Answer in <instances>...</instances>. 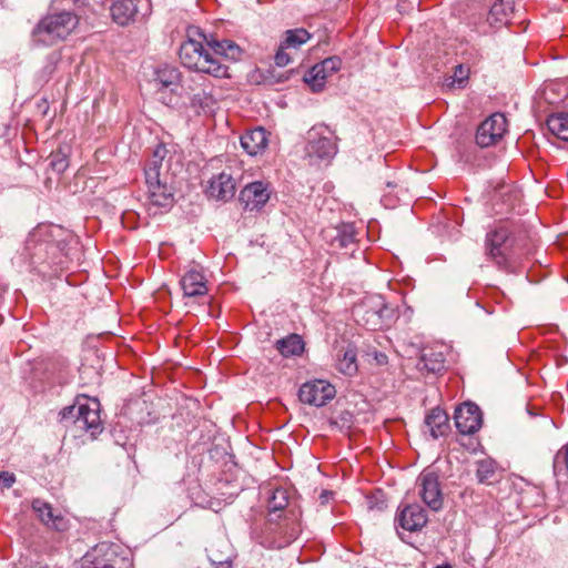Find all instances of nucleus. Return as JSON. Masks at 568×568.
<instances>
[{"label": "nucleus", "instance_id": "32", "mask_svg": "<svg viewBox=\"0 0 568 568\" xmlns=\"http://www.w3.org/2000/svg\"><path fill=\"white\" fill-rule=\"evenodd\" d=\"M275 346L276 349L285 357L298 356L304 351V342L297 334H291L285 338L278 339Z\"/></svg>", "mask_w": 568, "mask_h": 568}, {"label": "nucleus", "instance_id": "4", "mask_svg": "<svg viewBox=\"0 0 568 568\" xmlns=\"http://www.w3.org/2000/svg\"><path fill=\"white\" fill-rule=\"evenodd\" d=\"M270 517L263 531L261 545L266 548L281 549L294 541L300 532V525L293 518L285 516L281 521Z\"/></svg>", "mask_w": 568, "mask_h": 568}, {"label": "nucleus", "instance_id": "8", "mask_svg": "<svg viewBox=\"0 0 568 568\" xmlns=\"http://www.w3.org/2000/svg\"><path fill=\"white\" fill-rule=\"evenodd\" d=\"M186 98L190 100V105L197 113L203 111L204 113L213 111L216 103L209 85L205 84V79L202 77H194L183 81L182 84V99Z\"/></svg>", "mask_w": 568, "mask_h": 568}, {"label": "nucleus", "instance_id": "16", "mask_svg": "<svg viewBox=\"0 0 568 568\" xmlns=\"http://www.w3.org/2000/svg\"><path fill=\"white\" fill-rule=\"evenodd\" d=\"M31 508L40 523L48 529L64 532L69 529L70 523L60 511L53 509L52 505L41 498L31 501Z\"/></svg>", "mask_w": 568, "mask_h": 568}, {"label": "nucleus", "instance_id": "24", "mask_svg": "<svg viewBox=\"0 0 568 568\" xmlns=\"http://www.w3.org/2000/svg\"><path fill=\"white\" fill-rule=\"evenodd\" d=\"M443 345L424 347L420 352L417 369L425 374H439L445 369V354Z\"/></svg>", "mask_w": 568, "mask_h": 568}, {"label": "nucleus", "instance_id": "3", "mask_svg": "<svg viewBox=\"0 0 568 568\" xmlns=\"http://www.w3.org/2000/svg\"><path fill=\"white\" fill-rule=\"evenodd\" d=\"M78 23V14L68 10L49 14L34 28L32 32V41L38 45H53L70 36Z\"/></svg>", "mask_w": 568, "mask_h": 568}, {"label": "nucleus", "instance_id": "20", "mask_svg": "<svg viewBox=\"0 0 568 568\" xmlns=\"http://www.w3.org/2000/svg\"><path fill=\"white\" fill-rule=\"evenodd\" d=\"M270 184L255 181L245 185L240 192V202L247 211L261 210L270 200Z\"/></svg>", "mask_w": 568, "mask_h": 568}, {"label": "nucleus", "instance_id": "21", "mask_svg": "<svg viewBox=\"0 0 568 568\" xmlns=\"http://www.w3.org/2000/svg\"><path fill=\"white\" fill-rule=\"evenodd\" d=\"M148 185L149 210L163 209L169 210L174 203V194L172 187L168 184L166 179L145 180Z\"/></svg>", "mask_w": 568, "mask_h": 568}, {"label": "nucleus", "instance_id": "5", "mask_svg": "<svg viewBox=\"0 0 568 568\" xmlns=\"http://www.w3.org/2000/svg\"><path fill=\"white\" fill-rule=\"evenodd\" d=\"M306 155L310 159L328 160L337 153L336 136L325 124H316L307 133Z\"/></svg>", "mask_w": 568, "mask_h": 568}, {"label": "nucleus", "instance_id": "12", "mask_svg": "<svg viewBox=\"0 0 568 568\" xmlns=\"http://www.w3.org/2000/svg\"><path fill=\"white\" fill-rule=\"evenodd\" d=\"M110 11L113 21L121 27H125L135 22L140 16L148 14L150 7L146 0H115Z\"/></svg>", "mask_w": 568, "mask_h": 568}, {"label": "nucleus", "instance_id": "28", "mask_svg": "<svg viewBox=\"0 0 568 568\" xmlns=\"http://www.w3.org/2000/svg\"><path fill=\"white\" fill-rule=\"evenodd\" d=\"M514 11V0H494L487 16V22L493 28L507 26Z\"/></svg>", "mask_w": 568, "mask_h": 568}, {"label": "nucleus", "instance_id": "26", "mask_svg": "<svg viewBox=\"0 0 568 568\" xmlns=\"http://www.w3.org/2000/svg\"><path fill=\"white\" fill-rule=\"evenodd\" d=\"M241 146L251 156L262 154L268 144V133L262 128L257 126L245 131L241 135Z\"/></svg>", "mask_w": 568, "mask_h": 568}, {"label": "nucleus", "instance_id": "40", "mask_svg": "<svg viewBox=\"0 0 568 568\" xmlns=\"http://www.w3.org/2000/svg\"><path fill=\"white\" fill-rule=\"evenodd\" d=\"M560 460L565 463L568 470V444L565 445L556 455V463H559Z\"/></svg>", "mask_w": 568, "mask_h": 568}, {"label": "nucleus", "instance_id": "1", "mask_svg": "<svg viewBox=\"0 0 568 568\" xmlns=\"http://www.w3.org/2000/svg\"><path fill=\"white\" fill-rule=\"evenodd\" d=\"M241 48L231 40H211L199 30L189 31V39L179 51L181 63L196 72L206 73L214 78H229V67L221 58L236 61L241 58Z\"/></svg>", "mask_w": 568, "mask_h": 568}, {"label": "nucleus", "instance_id": "18", "mask_svg": "<svg viewBox=\"0 0 568 568\" xmlns=\"http://www.w3.org/2000/svg\"><path fill=\"white\" fill-rule=\"evenodd\" d=\"M455 426L462 435H471L479 430L483 418L476 404L464 403L458 406L454 415Z\"/></svg>", "mask_w": 568, "mask_h": 568}, {"label": "nucleus", "instance_id": "17", "mask_svg": "<svg viewBox=\"0 0 568 568\" xmlns=\"http://www.w3.org/2000/svg\"><path fill=\"white\" fill-rule=\"evenodd\" d=\"M342 61L337 57H329L312 67L304 75L305 82L313 92H320L324 89L328 77L341 69Z\"/></svg>", "mask_w": 568, "mask_h": 568}, {"label": "nucleus", "instance_id": "36", "mask_svg": "<svg viewBox=\"0 0 568 568\" xmlns=\"http://www.w3.org/2000/svg\"><path fill=\"white\" fill-rule=\"evenodd\" d=\"M497 466L491 459L477 462L476 477L480 484L490 485L495 481Z\"/></svg>", "mask_w": 568, "mask_h": 568}, {"label": "nucleus", "instance_id": "33", "mask_svg": "<svg viewBox=\"0 0 568 568\" xmlns=\"http://www.w3.org/2000/svg\"><path fill=\"white\" fill-rule=\"evenodd\" d=\"M547 126L555 136L568 141V112H558L549 115Z\"/></svg>", "mask_w": 568, "mask_h": 568}, {"label": "nucleus", "instance_id": "6", "mask_svg": "<svg viewBox=\"0 0 568 568\" xmlns=\"http://www.w3.org/2000/svg\"><path fill=\"white\" fill-rule=\"evenodd\" d=\"M120 546L101 542L87 554L81 568H129V559L120 554Z\"/></svg>", "mask_w": 568, "mask_h": 568}, {"label": "nucleus", "instance_id": "42", "mask_svg": "<svg viewBox=\"0 0 568 568\" xmlns=\"http://www.w3.org/2000/svg\"><path fill=\"white\" fill-rule=\"evenodd\" d=\"M374 358H375V361H376V363L378 365L387 364V356H386V354H384L382 352H375L374 353Z\"/></svg>", "mask_w": 568, "mask_h": 568}, {"label": "nucleus", "instance_id": "15", "mask_svg": "<svg viewBox=\"0 0 568 568\" xmlns=\"http://www.w3.org/2000/svg\"><path fill=\"white\" fill-rule=\"evenodd\" d=\"M509 232L507 229L499 227L489 232L486 236V254L500 270H508V247L507 241Z\"/></svg>", "mask_w": 568, "mask_h": 568}, {"label": "nucleus", "instance_id": "11", "mask_svg": "<svg viewBox=\"0 0 568 568\" xmlns=\"http://www.w3.org/2000/svg\"><path fill=\"white\" fill-rule=\"evenodd\" d=\"M312 34L304 28L286 30L283 33L274 61L278 67H286L292 62V53L308 42Z\"/></svg>", "mask_w": 568, "mask_h": 568}, {"label": "nucleus", "instance_id": "37", "mask_svg": "<svg viewBox=\"0 0 568 568\" xmlns=\"http://www.w3.org/2000/svg\"><path fill=\"white\" fill-rule=\"evenodd\" d=\"M469 77V69L463 64H458L455 67V71L453 75H449L445 79L444 85L454 89H462L465 87Z\"/></svg>", "mask_w": 568, "mask_h": 568}, {"label": "nucleus", "instance_id": "9", "mask_svg": "<svg viewBox=\"0 0 568 568\" xmlns=\"http://www.w3.org/2000/svg\"><path fill=\"white\" fill-rule=\"evenodd\" d=\"M418 495L424 504L433 511L443 508L444 496L439 483V476L433 469H424L416 480Z\"/></svg>", "mask_w": 568, "mask_h": 568}, {"label": "nucleus", "instance_id": "23", "mask_svg": "<svg viewBox=\"0 0 568 568\" xmlns=\"http://www.w3.org/2000/svg\"><path fill=\"white\" fill-rule=\"evenodd\" d=\"M185 297L205 296L209 292L207 280L199 265L191 266L180 281Z\"/></svg>", "mask_w": 568, "mask_h": 568}, {"label": "nucleus", "instance_id": "22", "mask_svg": "<svg viewBox=\"0 0 568 568\" xmlns=\"http://www.w3.org/2000/svg\"><path fill=\"white\" fill-rule=\"evenodd\" d=\"M236 192V179L231 172L222 171L212 176L206 189V194L219 201H230Z\"/></svg>", "mask_w": 568, "mask_h": 568}, {"label": "nucleus", "instance_id": "10", "mask_svg": "<svg viewBox=\"0 0 568 568\" xmlns=\"http://www.w3.org/2000/svg\"><path fill=\"white\" fill-rule=\"evenodd\" d=\"M355 313L367 329L376 331L383 327L385 318L389 317L392 310L381 296H376L367 298L356 307Z\"/></svg>", "mask_w": 568, "mask_h": 568}, {"label": "nucleus", "instance_id": "31", "mask_svg": "<svg viewBox=\"0 0 568 568\" xmlns=\"http://www.w3.org/2000/svg\"><path fill=\"white\" fill-rule=\"evenodd\" d=\"M166 153L168 150L163 144L156 145L144 169L145 180L161 179L160 170Z\"/></svg>", "mask_w": 568, "mask_h": 568}, {"label": "nucleus", "instance_id": "35", "mask_svg": "<svg viewBox=\"0 0 568 568\" xmlns=\"http://www.w3.org/2000/svg\"><path fill=\"white\" fill-rule=\"evenodd\" d=\"M54 231H61L60 227L52 225H39L33 232L30 234L28 243H45V248L54 250L55 245L51 242L49 237L53 235Z\"/></svg>", "mask_w": 568, "mask_h": 568}, {"label": "nucleus", "instance_id": "34", "mask_svg": "<svg viewBox=\"0 0 568 568\" xmlns=\"http://www.w3.org/2000/svg\"><path fill=\"white\" fill-rule=\"evenodd\" d=\"M288 504V494L284 488H276L273 490L272 496L268 499L267 508L270 517L282 518L281 514L276 515L277 511H284Z\"/></svg>", "mask_w": 568, "mask_h": 568}, {"label": "nucleus", "instance_id": "27", "mask_svg": "<svg viewBox=\"0 0 568 568\" xmlns=\"http://www.w3.org/2000/svg\"><path fill=\"white\" fill-rule=\"evenodd\" d=\"M397 520L405 530L417 531L427 524L428 518L422 506L412 504L400 509Z\"/></svg>", "mask_w": 568, "mask_h": 568}, {"label": "nucleus", "instance_id": "7", "mask_svg": "<svg viewBox=\"0 0 568 568\" xmlns=\"http://www.w3.org/2000/svg\"><path fill=\"white\" fill-rule=\"evenodd\" d=\"M181 73L178 68L172 65H161L154 70L153 83L159 92L170 91L169 98L162 97L163 103L173 106L178 105L182 99V84Z\"/></svg>", "mask_w": 568, "mask_h": 568}, {"label": "nucleus", "instance_id": "19", "mask_svg": "<svg viewBox=\"0 0 568 568\" xmlns=\"http://www.w3.org/2000/svg\"><path fill=\"white\" fill-rule=\"evenodd\" d=\"M357 230L353 223H341L322 231V237L333 248H348L357 241Z\"/></svg>", "mask_w": 568, "mask_h": 568}, {"label": "nucleus", "instance_id": "39", "mask_svg": "<svg viewBox=\"0 0 568 568\" xmlns=\"http://www.w3.org/2000/svg\"><path fill=\"white\" fill-rule=\"evenodd\" d=\"M16 481V476L9 471L0 473V487L10 488Z\"/></svg>", "mask_w": 568, "mask_h": 568}, {"label": "nucleus", "instance_id": "38", "mask_svg": "<svg viewBox=\"0 0 568 568\" xmlns=\"http://www.w3.org/2000/svg\"><path fill=\"white\" fill-rule=\"evenodd\" d=\"M69 166L65 154L61 152L52 153L50 156V168L57 173H63Z\"/></svg>", "mask_w": 568, "mask_h": 568}, {"label": "nucleus", "instance_id": "14", "mask_svg": "<svg viewBox=\"0 0 568 568\" xmlns=\"http://www.w3.org/2000/svg\"><path fill=\"white\" fill-rule=\"evenodd\" d=\"M507 131V119L501 113H494L487 118L477 129L476 143L480 148L496 144Z\"/></svg>", "mask_w": 568, "mask_h": 568}, {"label": "nucleus", "instance_id": "29", "mask_svg": "<svg viewBox=\"0 0 568 568\" xmlns=\"http://www.w3.org/2000/svg\"><path fill=\"white\" fill-rule=\"evenodd\" d=\"M207 558L216 568H231V554L225 540L212 542L206 548Z\"/></svg>", "mask_w": 568, "mask_h": 568}, {"label": "nucleus", "instance_id": "41", "mask_svg": "<svg viewBox=\"0 0 568 568\" xmlns=\"http://www.w3.org/2000/svg\"><path fill=\"white\" fill-rule=\"evenodd\" d=\"M49 102L47 99L42 98L37 102V111L42 115L45 116L49 111Z\"/></svg>", "mask_w": 568, "mask_h": 568}, {"label": "nucleus", "instance_id": "2", "mask_svg": "<svg viewBox=\"0 0 568 568\" xmlns=\"http://www.w3.org/2000/svg\"><path fill=\"white\" fill-rule=\"evenodd\" d=\"M61 420L71 422L77 430L88 433L92 439L103 430L100 417V403L95 398L81 396L77 403L60 412Z\"/></svg>", "mask_w": 568, "mask_h": 568}, {"label": "nucleus", "instance_id": "30", "mask_svg": "<svg viewBox=\"0 0 568 568\" xmlns=\"http://www.w3.org/2000/svg\"><path fill=\"white\" fill-rule=\"evenodd\" d=\"M356 349L347 346L337 354L336 368L346 376H353L357 373L358 366L356 361Z\"/></svg>", "mask_w": 568, "mask_h": 568}, {"label": "nucleus", "instance_id": "25", "mask_svg": "<svg viewBox=\"0 0 568 568\" xmlns=\"http://www.w3.org/2000/svg\"><path fill=\"white\" fill-rule=\"evenodd\" d=\"M450 430L449 417L440 407L430 409L424 420V433H429L433 439L447 436Z\"/></svg>", "mask_w": 568, "mask_h": 568}, {"label": "nucleus", "instance_id": "13", "mask_svg": "<svg viewBox=\"0 0 568 568\" xmlns=\"http://www.w3.org/2000/svg\"><path fill=\"white\" fill-rule=\"evenodd\" d=\"M335 387L324 379H315L303 384L298 398L303 404L321 407L335 397Z\"/></svg>", "mask_w": 568, "mask_h": 568}]
</instances>
